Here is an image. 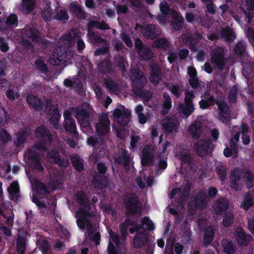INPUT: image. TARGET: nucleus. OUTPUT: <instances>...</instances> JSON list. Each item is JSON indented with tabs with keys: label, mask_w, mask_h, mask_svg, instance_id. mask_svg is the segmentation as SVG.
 Wrapping results in <instances>:
<instances>
[{
	"label": "nucleus",
	"mask_w": 254,
	"mask_h": 254,
	"mask_svg": "<svg viewBox=\"0 0 254 254\" xmlns=\"http://www.w3.org/2000/svg\"><path fill=\"white\" fill-rule=\"evenodd\" d=\"M243 171L240 169H234L230 176L231 188L236 191L241 190L243 188L244 181L242 178Z\"/></svg>",
	"instance_id": "12"
},
{
	"label": "nucleus",
	"mask_w": 254,
	"mask_h": 254,
	"mask_svg": "<svg viewBox=\"0 0 254 254\" xmlns=\"http://www.w3.org/2000/svg\"><path fill=\"white\" fill-rule=\"evenodd\" d=\"M44 149L45 147L43 145H36L26 153V157L29 159V165L31 167L41 171L43 170L40 161V153Z\"/></svg>",
	"instance_id": "5"
},
{
	"label": "nucleus",
	"mask_w": 254,
	"mask_h": 254,
	"mask_svg": "<svg viewBox=\"0 0 254 254\" xmlns=\"http://www.w3.org/2000/svg\"><path fill=\"white\" fill-rule=\"evenodd\" d=\"M141 28V32L146 38L153 39L161 33L160 29L153 25L141 26L138 24L136 25L135 28Z\"/></svg>",
	"instance_id": "15"
},
{
	"label": "nucleus",
	"mask_w": 254,
	"mask_h": 254,
	"mask_svg": "<svg viewBox=\"0 0 254 254\" xmlns=\"http://www.w3.org/2000/svg\"><path fill=\"white\" fill-rule=\"evenodd\" d=\"M35 6L34 0H22L21 9L23 12L28 14L31 12Z\"/></svg>",
	"instance_id": "37"
},
{
	"label": "nucleus",
	"mask_w": 254,
	"mask_h": 254,
	"mask_svg": "<svg viewBox=\"0 0 254 254\" xmlns=\"http://www.w3.org/2000/svg\"><path fill=\"white\" fill-rule=\"evenodd\" d=\"M89 40L90 42L94 44H99L104 43L107 45V41L102 39L97 34L89 31L87 34Z\"/></svg>",
	"instance_id": "40"
},
{
	"label": "nucleus",
	"mask_w": 254,
	"mask_h": 254,
	"mask_svg": "<svg viewBox=\"0 0 254 254\" xmlns=\"http://www.w3.org/2000/svg\"><path fill=\"white\" fill-rule=\"evenodd\" d=\"M149 237L146 231H140L135 235L133 238V247L141 248L146 245L149 241Z\"/></svg>",
	"instance_id": "19"
},
{
	"label": "nucleus",
	"mask_w": 254,
	"mask_h": 254,
	"mask_svg": "<svg viewBox=\"0 0 254 254\" xmlns=\"http://www.w3.org/2000/svg\"><path fill=\"white\" fill-rule=\"evenodd\" d=\"M25 250V241L23 238H19L17 242V251L19 254H24Z\"/></svg>",
	"instance_id": "64"
},
{
	"label": "nucleus",
	"mask_w": 254,
	"mask_h": 254,
	"mask_svg": "<svg viewBox=\"0 0 254 254\" xmlns=\"http://www.w3.org/2000/svg\"><path fill=\"white\" fill-rule=\"evenodd\" d=\"M214 229L212 226L206 228L204 234L203 244L207 246L209 244L213 239Z\"/></svg>",
	"instance_id": "38"
},
{
	"label": "nucleus",
	"mask_w": 254,
	"mask_h": 254,
	"mask_svg": "<svg viewBox=\"0 0 254 254\" xmlns=\"http://www.w3.org/2000/svg\"><path fill=\"white\" fill-rule=\"evenodd\" d=\"M218 108V119L224 123H228L231 119L230 113L227 104L223 101L215 102Z\"/></svg>",
	"instance_id": "13"
},
{
	"label": "nucleus",
	"mask_w": 254,
	"mask_h": 254,
	"mask_svg": "<svg viewBox=\"0 0 254 254\" xmlns=\"http://www.w3.org/2000/svg\"><path fill=\"white\" fill-rule=\"evenodd\" d=\"M53 19L61 21L63 23H65L69 19V15L66 10L61 9L53 17Z\"/></svg>",
	"instance_id": "50"
},
{
	"label": "nucleus",
	"mask_w": 254,
	"mask_h": 254,
	"mask_svg": "<svg viewBox=\"0 0 254 254\" xmlns=\"http://www.w3.org/2000/svg\"><path fill=\"white\" fill-rule=\"evenodd\" d=\"M224 50L221 48H216L212 51L211 60L218 68L221 70L225 64V59L223 56Z\"/></svg>",
	"instance_id": "16"
},
{
	"label": "nucleus",
	"mask_w": 254,
	"mask_h": 254,
	"mask_svg": "<svg viewBox=\"0 0 254 254\" xmlns=\"http://www.w3.org/2000/svg\"><path fill=\"white\" fill-rule=\"evenodd\" d=\"M201 39V36L198 34H195L194 37H188L187 39L184 36L183 40L187 44L193 45L196 43Z\"/></svg>",
	"instance_id": "57"
},
{
	"label": "nucleus",
	"mask_w": 254,
	"mask_h": 254,
	"mask_svg": "<svg viewBox=\"0 0 254 254\" xmlns=\"http://www.w3.org/2000/svg\"><path fill=\"white\" fill-rule=\"evenodd\" d=\"M137 53L142 59L146 60H148L153 57V54L150 48L147 46L138 50Z\"/></svg>",
	"instance_id": "45"
},
{
	"label": "nucleus",
	"mask_w": 254,
	"mask_h": 254,
	"mask_svg": "<svg viewBox=\"0 0 254 254\" xmlns=\"http://www.w3.org/2000/svg\"><path fill=\"white\" fill-rule=\"evenodd\" d=\"M234 131L235 132V134L233 136L230 141L231 147H234L236 145L239 140L240 135H241L243 143L244 145H248L250 143L251 131L247 125L243 124L239 127H235Z\"/></svg>",
	"instance_id": "4"
},
{
	"label": "nucleus",
	"mask_w": 254,
	"mask_h": 254,
	"mask_svg": "<svg viewBox=\"0 0 254 254\" xmlns=\"http://www.w3.org/2000/svg\"><path fill=\"white\" fill-rule=\"evenodd\" d=\"M6 95L7 98L10 100L17 99L20 96L18 88L15 86H10L9 90L6 92Z\"/></svg>",
	"instance_id": "49"
},
{
	"label": "nucleus",
	"mask_w": 254,
	"mask_h": 254,
	"mask_svg": "<svg viewBox=\"0 0 254 254\" xmlns=\"http://www.w3.org/2000/svg\"><path fill=\"white\" fill-rule=\"evenodd\" d=\"M141 228H146L147 229L151 230L154 229V225L148 217H145L141 221Z\"/></svg>",
	"instance_id": "61"
},
{
	"label": "nucleus",
	"mask_w": 254,
	"mask_h": 254,
	"mask_svg": "<svg viewBox=\"0 0 254 254\" xmlns=\"http://www.w3.org/2000/svg\"><path fill=\"white\" fill-rule=\"evenodd\" d=\"M110 123L107 115L103 114L99 118L96 126L97 134L103 140L107 138L110 130Z\"/></svg>",
	"instance_id": "9"
},
{
	"label": "nucleus",
	"mask_w": 254,
	"mask_h": 254,
	"mask_svg": "<svg viewBox=\"0 0 254 254\" xmlns=\"http://www.w3.org/2000/svg\"><path fill=\"white\" fill-rule=\"evenodd\" d=\"M65 118L64 127L66 131L74 133L75 131V124L72 120L69 111H66L64 114Z\"/></svg>",
	"instance_id": "25"
},
{
	"label": "nucleus",
	"mask_w": 254,
	"mask_h": 254,
	"mask_svg": "<svg viewBox=\"0 0 254 254\" xmlns=\"http://www.w3.org/2000/svg\"><path fill=\"white\" fill-rule=\"evenodd\" d=\"M151 68V71L149 77L150 80L154 84H157L161 79L159 67L157 65H152Z\"/></svg>",
	"instance_id": "35"
},
{
	"label": "nucleus",
	"mask_w": 254,
	"mask_h": 254,
	"mask_svg": "<svg viewBox=\"0 0 254 254\" xmlns=\"http://www.w3.org/2000/svg\"><path fill=\"white\" fill-rule=\"evenodd\" d=\"M28 103L37 109H40L42 105L41 100L36 96L33 95H29L27 98Z\"/></svg>",
	"instance_id": "44"
},
{
	"label": "nucleus",
	"mask_w": 254,
	"mask_h": 254,
	"mask_svg": "<svg viewBox=\"0 0 254 254\" xmlns=\"http://www.w3.org/2000/svg\"><path fill=\"white\" fill-rule=\"evenodd\" d=\"M115 159L119 164L123 165L126 169L130 163V157L124 149L119 151V154L115 157Z\"/></svg>",
	"instance_id": "24"
},
{
	"label": "nucleus",
	"mask_w": 254,
	"mask_h": 254,
	"mask_svg": "<svg viewBox=\"0 0 254 254\" xmlns=\"http://www.w3.org/2000/svg\"><path fill=\"white\" fill-rule=\"evenodd\" d=\"M160 8L162 13L164 15L163 16L158 17V20L160 24L164 25L168 19V14L170 15V13L173 10H170L168 4L166 2H162L160 4Z\"/></svg>",
	"instance_id": "26"
},
{
	"label": "nucleus",
	"mask_w": 254,
	"mask_h": 254,
	"mask_svg": "<svg viewBox=\"0 0 254 254\" xmlns=\"http://www.w3.org/2000/svg\"><path fill=\"white\" fill-rule=\"evenodd\" d=\"M131 117V111L122 105L119 106L113 112L114 121L121 126L127 124Z\"/></svg>",
	"instance_id": "8"
},
{
	"label": "nucleus",
	"mask_w": 254,
	"mask_h": 254,
	"mask_svg": "<svg viewBox=\"0 0 254 254\" xmlns=\"http://www.w3.org/2000/svg\"><path fill=\"white\" fill-rule=\"evenodd\" d=\"M49 112V119L51 125H52L56 128H58V123L60 120V115L57 107L55 105L51 106Z\"/></svg>",
	"instance_id": "21"
},
{
	"label": "nucleus",
	"mask_w": 254,
	"mask_h": 254,
	"mask_svg": "<svg viewBox=\"0 0 254 254\" xmlns=\"http://www.w3.org/2000/svg\"><path fill=\"white\" fill-rule=\"evenodd\" d=\"M22 44L28 49H32L31 42H35L40 46L46 47L48 43L46 40L40 37L38 31L33 26L26 27L22 32Z\"/></svg>",
	"instance_id": "2"
},
{
	"label": "nucleus",
	"mask_w": 254,
	"mask_h": 254,
	"mask_svg": "<svg viewBox=\"0 0 254 254\" xmlns=\"http://www.w3.org/2000/svg\"><path fill=\"white\" fill-rule=\"evenodd\" d=\"M30 134V131L29 130L19 131L17 134V140L16 141L17 145L22 144Z\"/></svg>",
	"instance_id": "51"
},
{
	"label": "nucleus",
	"mask_w": 254,
	"mask_h": 254,
	"mask_svg": "<svg viewBox=\"0 0 254 254\" xmlns=\"http://www.w3.org/2000/svg\"><path fill=\"white\" fill-rule=\"evenodd\" d=\"M213 209L216 214H220L228 207L227 201L225 199L218 200L213 205Z\"/></svg>",
	"instance_id": "31"
},
{
	"label": "nucleus",
	"mask_w": 254,
	"mask_h": 254,
	"mask_svg": "<svg viewBox=\"0 0 254 254\" xmlns=\"http://www.w3.org/2000/svg\"><path fill=\"white\" fill-rule=\"evenodd\" d=\"M35 134L41 140L47 142L51 140V136L49 131L44 127H38L35 130Z\"/></svg>",
	"instance_id": "29"
},
{
	"label": "nucleus",
	"mask_w": 254,
	"mask_h": 254,
	"mask_svg": "<svg viewBox=\"0 0 254 254\" xmlns=\"http://www.w3.org/2000/svg\"><path fill=\"white\" fill-rule=\"evenodd\" d=\"M254 203V201L249 193H246L244 200L241 203V207L244 209L248 210Z\"/></svg>",
	"instance_id": "47"
},
{
	"label": "nucleus",
	"mask_w": 254,
	"mask_h": 254,
	"mask_svg": "<svg viewBox=\"0 0 254 254\" xmlns=\"http://www.w3.org/2000/svg\"><path fill=\"white\" fill-rule=\"evenodd\" d=\"M156 153L154 146L147 145L143 148L141 155V162L143 166H150L154 163Z\"/></svg>",
	"instance_id": "11"
},
{
	"label": "nucleus",
	"mask_w": 254,
	"mask_h": 254,
	"mask_svg": "<svg viewBox=\"0 0 254 254\" xmlns=\"http://www.w3.org/2000/svg\"><path fill=\"white\" fill-rule=\"evenodd\" d=\"M167 87L177 98L181 95L183 92L182 89L179 86L173 84H167Z\"/></svg>",
	"instance_id": "58"
},
{
	"label": "nucleus",
	"mask_w": 254,
	"mask_h": 254,
	"mask_svg": "<svg viewBox=\"0 0 254 254\" xmlns=\"http://www.w3.org/2000/svg\"><path fill=\"white\" fill-rule=\"evenodd\" d=\"M138 201L137 198L134 194L127 196L125 199V204L127 211L128 213L134 214L139 212V206L138 205Z\"/></svg>",
	"instance_id": "14"
},
{
	"label": "nucleus",
	"mask_w": 254,
	"mask_h": 254,
	"mask_svg": "<svg viewBox=\"0 0 254 254\" xmlns=\"http://www.w3.org/2000/svg\"><path fill=\"white\" fill-rule=\"evenodd\" d=\"M186 18L188 22L193 23L194 22H201V17L194 13L188 12L186 14Z\"/></svg>",
	"instance_id": "59"
},
{
	"label": "nucleus",
	"mask_w": 254,
	"mask_h": 254,
	"mask_svg": "<svg viewBox=\"0 0 254 254\" xmlns=\"http://www.w3.org/2000/svg\"><path fill=\"white\" fill-rule=\"evenodd\" d=\"M82 34L79 30L72 29L68 34L63 37L64 44L68 47L73 45L75 42L77 43V48L79 52H81L85 47V44L80 39Z\"/></svg>",
	"instance_id": "6"
},
{
	"label": "nucleus",
	"mask_w": 254,
	"mask_h": 254,
	"mask_svg": "<svg viewBox=\"0 0 254 254\" xmlns=\"http://www.w3.org/2000/svg\"><path fill=\"white\" fill-rule=\"evenodd\" d=\"M242 177L243 181L247 188L249 189L252 188L254 186V175L249 170L243 171Z\"/></svg>",
	"instance_id": "32"
},
{
	"label": "nucleus",
	"mask_w": 254,
	"mask_h": 254,
	"mask_svg": "<svg viewBox=\"0 0 254 254\" xmlns=\"http://www.w3.org/2000/svg\"><path fill=\"white\" fill-rule=\"evenodd\" d=\"M71 10L76 14L79 18L84 19L85 15L80 6L74 3H71L70 5Z\"/></svg>",
	"instance_id": "53"
},
{
	"label": "nucleus",
	"mask_w": 254,
	"mask_h": 254,
	"mask_svg": "<svg viewBox=\"0 0 254 254\" xmlns=\"http://www.w3.org/2000/svg\"><path fill=\"white\" fill-rule=\"evenodd\" d=\"M179 124V122L176 117L169 119L167 123L163 124L164 127L169 132L176 131Z\"/></svg>",
	"instance_id": "34"
},
{
	"label": "nucleus",
	"mask_w": 254,
	"mask_h": 254,
	"mask_svg": "<svg viewBox=\"0 0 254 254\" xmlns=\"http://www.w3.org/2000/svg\"><path fill=\"white\" fill-rule=\"evenodd\" d=\"M110 240L108 248V253H109V254H117L115 251V246L112 244V242H114L117 246H119V237L118 234L112 232V231H110Z\"/></svg>",
	"instance_id": "30"
},
{
	"label": "nucleus",
	"mask_w": 254,
	"mask_h": 254,
	"mask_svg": "<svg viewBox=\"0 0 254 254\" xmlns=\"http://www.w3.org/2000/svg\"><path fill=\"white\" fill-rule=\"evenodd\" d=\"M37 244L43 254H48V252L50 249V245L47 240L42 238H40Z\"/></svg>",
	"instance_id": "43"
},
{
	"label": "nucleus",
	"mask_w": 254,
	"mask_h": 254,
	"mask_svg": "<svg viewBox=\"0 0 254 254\" xmlns=\"http://www.w3.org/2000/svg\"><path fill=\"white\" fill-rule=\"evenodd\" d=\"M71 161L73 166L78 171H81L83 169V161L78 155H72L71 157Z\"/></svg>",
	"instance_id": "41"
},
{
	"label": "nucleus",
	"mask_w": 254,
	"mask_h": 254,
	"mask_svg": "<svg viewBox=\"0 0 254 254\" xmlns=\"http://www.w3.org/2000/svg\"><path fill=\"white\" fill-rule=\"evenodd\" d=\"M221 36L227 41H232L235 38L233 31L229 27L222 30Z\"/></svg>",
	"instance_id": "46"
},
{
	"label": "nucleus",
	"mask_w": 254,
	"mask_h": 254,
	"mask_svg": "<svg viewBox=\"0 0 254 254\" xmlns=\"http://www.w3.org/2000/svg\"><path fill=\"white\" fill-rule=\"evenodd\" d=\"M214 99L213 96H210L208 99H202L199 102L200 108L202 109H208L213 105Z\"/></svg>",
	"instance_id": "54"
},
{
	"label": "nucleus",
	"mask_w": 254,
	"mask_h": 254,
	"mask_svg": "<svg viewBox=\"0 0 254 254\" xmlns=\"http://www.w3.org/2000/svg\"><path fill=\"white\" fill-rule=\"evenodd\" d=\"M235 237L238 243L241 245H247L251 239V237L246 235L244 231L240 228L236 229Z\"/></svg>",
	"instance_id": "22"
},
{
	"label": "nucleus",
	"mask_w": 254,
	"mask_h": 254,
	"mask_svg": "<svg viewBox=\"0 0 254 254\" xmlns=\"http://www.w3.org/2000/svg\"><path fill=\"white\" fill-rule=\"evenodd\" d=\"M35 188L37 192L39 194H46L48 192L46 186L40 182H36L35 183Z\"/></svg>",
	"instance_id": "60"
},
{
	"label": "nucleus",
	"mask_w": 254,
	"mask_h": 254,
	"mask_svg": "<svg viewBox=\"0 0 254 254\" xmlns=\"http://www.w3.org/2000/svg\"><path fill=\"white\" fill-rule=\"evenodd\" d=\"M170 16L174 19L172 26L176 30H180L183 26V18L176 11H172Z\"/></svg>",
	"instance_id": "27"
},
{
	"label": "nucleus",
	"mask_w": 254,
	"mask_h": 254,
	"mask_svg": "<svg viewBox=\"0 0 254 254\" xmlns=\"http://www.w3.org/2000/svg\"><path fill=\"white\" fill-rule=\"evenodd\" d=\"M77 201L81 205H83L85 209L81 207L76 213L77 218V224L79 228L83 229L86 228L88 232L87 235L89 238L96 242V245H99L100 234L96 232V227L93 226L89 220L90 214L88 212V203L86 196L82 192H79L76 195Z\"/></svg>",
	"instance_id": "1"
},
{
	"label": "nucleus",
	"mask_w": 254,
	"mask_h": 254,
	"mask_svg": "<svg viewBox=\"0 0 254 254\" xmlns=\"http://www.w3.org/2000/svg\"><path fill=\"white\" fill-rule=\"evenodd\" d=\"M42 17L46 21H49L53 18V12L51 7L48 5L46 6L42 11Z\"/></svg>",
	"instance_id": "55"
},
{
	"label": "nucleus",
	"mask_w": 254,
	"mask_h": 254,
	"mask_svg": "<svg viewBox=\"0 0 254 254\" xmlns=\"http://www.w3.org/2000/svg\"><path fill=\"white\" fill-rule=\"evenodd\" d=\"M88 26L90 27H97L101 30L109 29L110 27L108 24H106L105 22H100L98 21L92 20L88 23Z\"/></svg>",
	"instance_id": "52"
},
{
	"label": "nucleus",
	"mask_w": 254,
	"mask_h": 254,
	"mask_svg": "<svg viewBox=\"0 0 254 254\" xmlns=\"http://www.w3.org/2000/svg\"><path fill=\"white\" fill-rule=\"evenodd\" d=\"M130 79L132 90L134 94L137 96H143L141 89L146 84V80L142 73L140 72L137 68H131Z\"/></svg>",
	"instance_id": "3"
},
{
	"label": "nucleus",
	"mask_w": 254,
	"mask_h": 254,
	"mask_svg": "<svg viewBox=\"0 0 254 254\" xmlns=\"http://www.w3.org/2000/svg\"><path fill=\"white\" fill-rule=\"evenodd\" d=\"M207 198L204 194L200 193L196 198L192 199L189 204L190 213L193 214L196 208H201L206 206Z\"/></svg>",
	"instance_id": "17"
},
{
	"label": "nucleus",
	"mask_w": 254,
	"mask_h": 254,
	"mask_svg": "<svg viewBox=\"0 0 254 254\" xmlns=\"http://www.w3.org/2000/svg\"><path fill=\"white\" fill-rule=\"evenodd\" d=\"M12 205L11 203L8 201H4L2 198H0V215L3 217H6L9 213H12Z\"/></svg>",
	"instance_id": "28"
},
{
	"label": "nucleus",
	"mask_w": 254,
	"mask_h": 254,
	"mask_svg": "<svg viewBox=\"0 0 254 254\" xmlns=\"http://www.w3.org/2000/svg\"><path fill=\"white\" fill-rule=\"evenodd\" d=\"M214 148V145L210 139H200L194 145L195 152L200 156H205L210 153Z\"/></svg>",
	"instance_id": "10"
},
{
	"label": "nucleus",
	"mask_w": 254,
	"mask_h": 254,
	"mask_svg": "<svg viewBox=\"0 0 254 254\" xmlns=\"http://www.w3.org/2000/svg\"><path fill=\"white\" fill-rule=\"evenodd\" d=\"M47 158L50 163L58 164L61 167H66L69 163L67 159H60L59 152L53 149L48 151Z\"/></svg>",
	"instance_id": "18"
},
{
	"label": "nucleus",
	"mask_w": 254,
	"mask_h": 254,
	"mask_svg": "<svg viewBox=\"0 0 254 254\" xmlns=\"http://www.w3.org/2000/svg\"><path fill=\"white\" fill-rule=\"evenodd\" d=\"M223 246L224 251L227 254H233L235 251V246L234 244L229 241L225 240L223 241Z\"/></svg>",
	"instance_id": "56"
},
{
	"label": "nucleus",
	"mask_w": 254,
	"mask_h": 254,
	"mask_svg": "<svg viewBox=\"0 0 254 254\" xmlns=\"http://www.w3.org/2000/svg\"><path fill=\"white\" fill-rule=\"evenodd\" d=\"M152 46L155 48L166 50L169 48L170 43L166 38H160L154 41Z\"/></svg>",
	"instance_id": "42"
},
{
	"label": "nucleus",
	"mask_w": 254,
	"mask_h": 254,
	"mask_svg": "<svg viewBox=\"0 0 254 254\" xmlns=\"http://www.w3.org/2000/svg\"><path fill=\"white\" fill-rule=\"evenodd\" d=\"M202 124L200 121L196 120L189 126L188 131L193 138H198L202 132Z\"/></svg>",
	"instance_id": "20"
},
{
	"label": "nucleus",
	"mask_w": 254,
	"mask_h": 254,
	"mask_svg": "<svg viewBox=\"0 0 254 254\" xmlns=\"http://www.w3.org/2000/svg\"><path fill=\"white\" fill-rule=\"evenodd\" d=\"M163 97L164 100L162 105L163 108L161 110V113L163 115H165L167 114L169 110L171 109L172 107V103L171 99L168 94L166 93H164Z\"/></svg>",
	"instance_id": "39"
},
{
	"label": "nucleus",
	"mask_w": 254,
	"mask_h": 254,
	"mask_svg": "<svg viewBox=\"0 0 254 254\" xmlns=\"http://www.w3.org/2000/svg\"><path fill=\"white\" fill-rule=\"evenodd\" d=\"M17 17L15 14L10 15L7 18L6 25L7 27H15L17 25Z\"/></svg>",
	"instance_id": "62"
},
{
	"label": "nucleus",
	"mask_w": 254,
	"mask_h": 254,
	"mask_svg": "<svg viewBox=\"0 0 254 254\" xmlns=\"http://www.w3.org/2000/svg\"><path fill=\"white\" fill-rule=\"evenodd\" d=\"M9 196L11 199L16 200L19 197V187L17 182H13L7 188Z\"/></svg>",
	"instance_id": "33"
},
{
	"label": "nucleus",
	"mask_w": 254,
	"mask_h": 254,
	"mask_svg": "<svg viewBox=\"0 0 254 254\" xmlns=\"http://www.w3.org/2000/svg\"><path fill=\"white\" fill-rule=\"evenodd\" d=\"M176 156L179 159L181 160L182 162L184 163L190 165L192 163L191 157L186 153L180 154L178 153Z\"/></svg>",
	"instance_id": "63"
},
{
	"label": "nucleus",
	"mask_w": 254,
	"mask_h": 254,
	"mask_svg": "<svg viewBox=\"0 0 254 254\" xmlns=\"http://www.w3.org/2000/svg\"><path fill=\"white\" fill-rule=\"evenodd\" d=\"M73 54L68 50L65 49L62 46H59L53 52V57L49 59V62L53 65H58L60 63L69 61Z\"/></svg>",
	"instance_id": "7"
},
{
	"label": "nucleus",
	"mask_w": 254,
	"mask_h": 254,
	"mask_svg": "<svg viewBox=\"0 0 254 254\" xmlns=\"http://www.w3.org/2000/svg\"><path fill=\"white\" fill-rule=\"evenodd\" d=\"M76 118L81 127L86 128L89 127V113L85 110L78 111L76 114Z\"/></svg>",
	"instance_id": "23"
},
{
	"label": "nucleus",
	"mask_w": 254,
	"mask_h": 254,
	"mask_svg": "<svg viewBox=\"0 0 254 254\" xmlns=\"http://www.w3.org/2000/svg\"><path fill=\"white\" fill-rule=\"evenodd\" d=\"M135 182L141 189L145 187V183H147L149 187L152 185L151 179L147 178L143 173H140L139 176L136 178Z\"/></svg>",
	"instance_id": "36"
},
{
	"label": "nucleus",
	"mask_w": 254,
	"mask_h": 254,
	"mask_svg": "<svg viewBox=\"0 0 254 254\" xmlns=\"http://www.w3.org/2000/svg\"><path fill=\"white\" fill-rule=\"evenodd\" d=\"M194 106L193 103L181 104L179 107V110L184 115L187 116L191 114L194 111Z\"/></svg>",
	"instance_id": "48"
}]
</instances>
